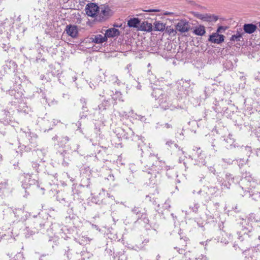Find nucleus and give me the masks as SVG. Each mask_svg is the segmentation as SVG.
Here are the masks:
<instances>
[{
	"mask_svg": "<svg viewBox=\"0 0 260 260\" xmlns=\"http://www.w3.org/2000/svg\"><path fill=\"white\" fill-rule=\"evenodd\" d=\"M180 242L182 244V247L186 246V242L184 239H181L180 240Z\"/></svg>",
	"mask_w": 260,
	"mask_h": 260,
	"instance_id": "nucleus-23",
	"label": "nucleus"
},
{
	"mask_svg": "<svg viewBox=\"0 0 260 260\" xmlns=\"http://www.w3.org/2000/svg\"><path fill=\"white\" fill-rule=\"evenodd\" d=\"M190 25L188 22L184 20L179 21L176 25V29L177 31L183 33L189 30Z\"/></svg>",
	"mask_w": 260,
	"mask_h": 260,
	"instance_id": "nucleus-4",
	"label": "nucleus"
},
{
	"mask_svg": "<svg viewBox=\"0 0 260 260\" xmlns=\"http://www.w3.org/2000/svg\"><path fill=\"white\" fill-rule=\"evenodd\" d=\"M92 227L93 228H94V229H96V230H98L99 229V228L98 227V226L95 224H92L91 225Z\"/></svg>",
	"mask_w": 260,
	"mask_h": 260,
	"instance_id": "nucleus-27",
	"label": "nucleus"
},
{
	"mask_svg": "<svg viewBox=\"0 0 260 260\" xmlns=\"http://www.w3.org/2000/svg\"><path fill=\"white\" fill-rule=\"evenodd\" d=\"M184 255L186 257H187V253H185Z\"/></svg>",
	"mask_w": 260,
	"mask_h": 260,
	"instance_id": "nucleus-32",
	"label": "nucleus"
},
{
	"mask_svg": "<svg viewBox=\"0 0 260 260\" xmlns=\"http://www.w3.org/2000/svg\"><path fill=\"white\" fill-rule=\"evenodd\" d=\"M189 259L190 260H198L199 259L201 260H208L207 257L205 255H203V254H201L198 257H189Z\"/></svg>",
	"mask_w": 260,
	"mask_h": 260,
	"instance_id": "nucleus-20",
	"label": "nucleus"
},
{
	"mask_svg": "<svg viewBox=\"0 0 260 260\" xmlns=\"http://www.w3.org/2000/svg\"><path fill=\"white\" fill-rule=\"evenodd\" d=\"M120 32L119 30L115 28H109L106 30L105 32L106 36H107V39L108 38H113L118 36Z\"/></svg>",
	"mask_w": 260,
	"mask_h": 260,
	"instance_id": "nucleus-10",
	"label": "nucleus"
},
{
	"mask_svg": "<svg viewBox=\"0 0 260 260\" xmlns=\"http://www.w3.org/2000/svg\"><path fill=\"white\" fill-rule=\"evenodd\" d=\"M138 29L141 31H146L147 32H151L152 29V25L150 23L147 21L143 22L140 24L138 27Z\"/></svg>",
	"mask_w": 260,
	"mask_h": 260,
	"instance_id": "nucleus-9",
	"label": "nucleus"
},
{
	"mask_svg": "<svg viewBox=\"0 0 260 260\" xmlns=\"http://www.w3.org/2000/svg\"><path fill=\"white\" fill-rule=\"evenodd\" d=\"M205 28L203 25H199L195 28L193 30V33L198 36H202L205 34Z\"/></svg>",
	"mask_w": 260,
	"mask_h": 260,
	"instance_id": "nucleus-15",
	"label": "nucleus"
},
{
	"mask_svg": "<svg viewBox=\"0 0 260 260\" xmlns=\"http://www.w3.org/2000/svg\"><path fill=\"white\" fill-rule=\"evenodd\" d=\"M210 171L212 172H214L215 171V170L213 168L210 169Z\"/></svg>",
	"mask_w": 260,
	"mask_h": 260,
	"instance_id": "nucleus-29",
	"label": "nucleus"
},
{
	"mask_svg": "<svg viewBox=\"0 0 260 260\" xmlns=\"http://www.w3.org/2000/svg\"><path fill=\"white\" fill-rule=\"evenodd\" d=\"M166 30L167 32L171 35V34H174L175 35L177 33V30L174 29L173 28H171V26H167L166 27Z\"/></svg>",
	"mask_w": 260,
	"mask_h": 260,
	"instance_id": "nucleus-19",
	"label": "nucleus"
},
{
	"mask_svg": "<svg viewBox=\"0 0 260 260\" xmlns=\"http://www.w3.org/2000/svg\"><path fill=\"white\" fill-rule=\"evenodd\" d=\"M111 15V10L107 6L102 5L99 7V13L98 16L99 20L106 19Z\"/></svg>",
	"mask_w": 260,
	"mask_h": 260,
	"instance_id": "nucleus-3",
	"label": "nucleus"
},
{
	"mask_svg": "<svg viewBox=\"0 0 260 260\" xmlns=\"http://www.w3.org/2000/svg\"><path fill=\"white\" fill-rule=\"evenodd\" d=\"M152 95L157 101L158 103L161 108L164 110L171 109L173 110L174 107L172 106L171 101L169 100V98L165 94V92L159 88H155L153 89Z\"/></svg>",
	"mask_w": 260,
	"mask_h": 260,
	"instance_id": "nucleus-1",
	"label": "nucleus"
},
{
	"mask_svg": "<svg viewBox=\"0 0 260 260\" xmlns=\"http://www.w3.org/2000/svg\"><path fill=\"white\" fill-rule=\"evenodd\" d=\"M224 39V37L223 35H220L217 32H214L210 36L209 41L212 43L219 44L223 42Z\"/></svg>",
	"mask_w": 260,
	"mask_h": 260,
	"instance_id": "nucleus-6",
	"label": "nucleus"
},
{
	"mask_svg": "<svg viewBox=\"0 0 260 260\" xmlns=\"http://www.w3.org/2000/svg\"><path fill=\"white\" fill-rule=\"evenodd\" d=\"M143 11L144 12H155L159 11V10L158 9H148V10H144Z\"/></svg>",
	"mask_w": 260,
	"mask_h": 260,
	"instance_id": "nucleus-22",
	"label": "nucleus"
},
{
	"mask_svg": "<svg viewBox=\"0 0 260 260\" xmlns=\"http://www.w3.org/2000/svg\"><path fill=\"white\" fill-rule=\"evenodd\" d=\"M242 38V34L237 32L236 35H233L231 38V41H240L241 39Z\"/></svg>",
	"mask_w": 260,
	"mask_h": 260,
	"instance_id": "nucleus-17",
	"label": "nucleus"
},
{
	"mask_svg": "<svg viewBox=\"0 0 260 260\" xmlns=\"http://www.w3.org/2000/svg\"><path fill=\"white\" fill-rule=\"evenodd\" d=\"M144 119H145V118L143 116H141V118H140L141 120L143 121Z\"/></svg>",
	"mask_w": 260,
	"mask_h": 260,
	"instance_id": "nucleus-28",
	"label": "nucleus"
},
{
	"mask_svg": "<svg viewBox=\"0 0 260 260\" xmlns=\"http://www.w3.org/2000/svg\"><path fill=\"white\" fill-rule=\"evenodd\" d=\"M140 21L138 18H131L127 22V25L129 27H134L138 28V25L140 24Z\"/></svg>",
	"mask_w": 260,
	"mask_h": 260,
	"instance_id": "nucleus-13",
	"label": "nucleus"
},
{
	"mask_svg": "<svg viewBox=\"0 0 260 260\" xmlns=\"http://www.w3.org/2000/svg\"><path fill=\"white\" fill-rule=\"evenodd\" d=\"M153 25L155 31H163L166 29V24L160 21H155L153 23Z\"/></svg>",
	"mask_w": 260,
	"mask_h": 260,
	"instance_id": "nucleus-12",
	"label": "nucleus"
},
{
	"mask_svg": "<svg viewBox=\"0 0 260 260\" xmlns=\"http://www.w3.org/2000/svg\"><path fill=\"white\" fill-rule=\"evenodd\" d=\"M66 30L68 35L72 38H75L77 36L78 30L76 26L67 25Z\"/></svg>",
	"mask_w": 260,
	"mask_h": 260,
	"instance_id": "nucleus-8",
	"label": "nucleus"
},
{
	"mask_svg": "<svg viewBox=\"0 0 260 260\" xmlns=\"http://www.w3.org/2000/svg\"><path fill=\"white\" fill-rule=\"evenodd\" d=\"M197 210V207L196 208V210H193V211L196 212Z\"/></svg>",
	"mask_w": 260,
	"mask_h": 260,
	"instance_id": "nucleus-34",
	"label": "nucleus"
},
{
	"mask_svg": "<svg viewBox=\"0 0 260 260\" xmlns=\"http://www.w3.org/2000/svg\"><path fill=\"white\" fill-rule=\"evenodd\" d=\"M175 248H178L179 249L178 250V251L180 254L183 253V252L184 251V249L182 247V248L175 247Z\"/></svg>",
	"mask_w": 260,
	"mask_h": 260,
	"instance_id": "nucleus-24",
	"label": "nucleus"
},
{
	"mask_svg": "<svg viewBox=\"0 0 260 260\" xmlns=\"http://www.w3.org/2000/svg\"><path fill=\"white\" fill-rule=\"evenodd\" d=\"M34 165H35V167H36L38 165V164H35Z\"/></svg>",
	"mask_w": 260,
	"mask_h": 260,
	"instance_id": "nucleus-35",
	"label": "nucleus"
},
{
	"mask_svg": "<svg viewBox=\"0 0 260 260\" xmlns=\"http://www.w3.org/2000/svg\"><path fill=\"white\" fill-rule=\"evenodd\" d=\"M256 29V26L252 23L245 24L243 25L244 32L249 34L254 32Z\"/></svg>",
	"mask_w": 260,
	"mask_h": 260,
	"instance_id": "nucleus-11",
	"label": "nucleus"
},
{
	"mask_svg": "<svg viewBox=\"0 0 260 260\" xmlns=\"http://www.w3.org/2000/svg\"><path fill=\"white\" fill-rule=\"evenodd\" d=\"M197 148V154L198 155V160L199 163H201V164L205 165L206 164V162H205L204 157L205 155L204 154H202V151L201 150L200 148Z\"/></svg>",
	"mask_w": 260,
	"mask_h": 260,
	"instance_id": "nucleus-14",
	"label": "nucleus"
},
{
	"mask_svg": "<svg viewBox=\"0 0 260 260\" xmlns=\"http://www.w3.org/2000/svg\"><path fill=\"white\" fill-rule=\"evenodd\" d=\"M170 13L169 12H166L165 13V15H169Z\"/></svg>",
	"mask_w": 260,
	"mask_h": 260,
	"instance_id": "nucleus-31",
	"label": "nucleus"
},
{
	"mask_svg": "<svg viewBox=\"0 0 260 260\" xmlns=\"http://www.w3.org/2000/svg\"><path fill=\"white\" fill-rule=\"evenodd\" d=\"M86 14L90 17L98 16L99 13V7L94 3H88L85 7Z\"/></svg>",
	"mask_w": 260,
	"mask_h": 260,
	"instance_id": "nucleus-2",
	"label": "nucleus"
},
{
	"mask_svg": "<svg viewBox=\"0 0 260 260\" xmlns=\"http://www.w3.org/2000/svg\"><path fill=\"white\" fill-rule=\"evenodd\" d=\"M205 200H206V201L207 202V201H208L209 200V199H205Z\"/></svg>",
	"mask_w": 260,
	"mask_h": 260,
	"instance_id": "nucleus-33",
	"label": "nucleus"
},
{
	"mask_svg": "<svg viewBox=\"0 0 260 260\" xmlns=\"http://www.w3.org/2000/svg\"><path fill=\"white\" fill-rule=\"evenodd\" d=\"M112 78H113V79H112L113 80H114L116 82H117V84H119L120 82L119 81V80L117 79V77L114 76L112 77Z\"/></svg>",
	"mask_w": 260,
	"mask_h": 260,
	"instance_id": "nucleus-25",
	"label": "nucleus"
},
{
	"mask_svg": "<svg viewBox=\"0 0 260 260\" xmlns=\"http://www.w3.org/2000/svg\"><path fill=\"white\" fill-rule=\"evenodd\" d=\"M112 92L113 93V92L112 91H110L109 94L112 96V99L113 100H114V101L118 100V101H123V100L122 99V94L120 92H119L118 91H116L115 93H113V94H111Z\"/></svg>",
	"mask_w": 260,
	"mask_h": 260,
	"instance_id": "nucleus-16",
	"label": "nucleus"
},
{
	"mask_svg": "<svg viewBox=\"0 0 260 260\" xmlns=\"http://www.w3.org/2000/svg\"><path fill=\"white\" fill-rule=\"evenodd\" d=\"M198 18L204 21L207 22H216L217 20V17L214 15H211L207 14H198Z\"/></svg>",
	"mask_w": 260,
	"mask_h": 260,
	"instance_id": "nucleus-7",
	"label": "nucleus"
},
{
	"mask_svg": "<svg viewBox=\"0 0 260 260\" xmlns=\"http://www.w3.org/2000/svg\"><path fill=\"white\" fill-rule=\"evenodd\" d=\"M179 84H182V89L186 90L187 88L189 87V83L188 81L181 80L179 82Z\"/></svg>",
	"mask_w": 260,
	"mask_h": 260,
	"instance_id": "nucleus-18",
	"label": "nucleus"
},
{
	"mask_svg": "<svg viewBox=\"0 0 260 260\" xmlns=\"http://www.w3.org/2000/svg\"><path fill=\"white\" fill-rule=\"evenodd\" d=\"M226 30V28L223 27V26H219L218 28H217V30L216 31V32H217V33H221V32H224L225 30Z\"/></svg>",
	"mask_w": 260,
	"mask_h": 260,
	"instance_id": "nucleus-21",
	"label": "nucleus"
},
{
	"mask_svg": "<svg viewBox=\"0 0 260 260\" xmlns=\"http://www.w3.org/2000/svg\"><path fill=\"white\" fill-rule=\"evenodd\" d=\"M90 39L92 42L96 44H102L107 41V36H106L105 34L104 35H93L91 36Z\"/></svg>",
	"mask_w": 260,
	"mask_h": 260,
	"instance_id": "nucleus-5",
	"label": "nucleus"
},
{
	"mask_svg": "<svg viewBox=\"0 0 260 260\" xmlns=\"http://www.w3.org/2000/svg\"><path fill=\"white\" fill-rule=\"evenodd\" d=\"M141 85H138V86H137V88H138V89H141Z\"/></svg>",
	"mask_w": 260,
	"mask_h": 260,
	"instance_id": "nucleus-30",
	"label": "nucleus"
},
{
	"mask_svg": "<svg viewBox=\"0 0 260 260\" xmlns=\"http://www.w3.org/2000/svg\"><path fill=\"white\" fill-rule=\"evenodd\" d=\"M173 144V142L171 140L168 141L166 142V144L169 146H171Z\"/></svg>",
	"mask_w": 260,
	"mask_h": 260,
	"instance_id": "nucleus-26",
	"label": "nucleus"
}]
</instances>
